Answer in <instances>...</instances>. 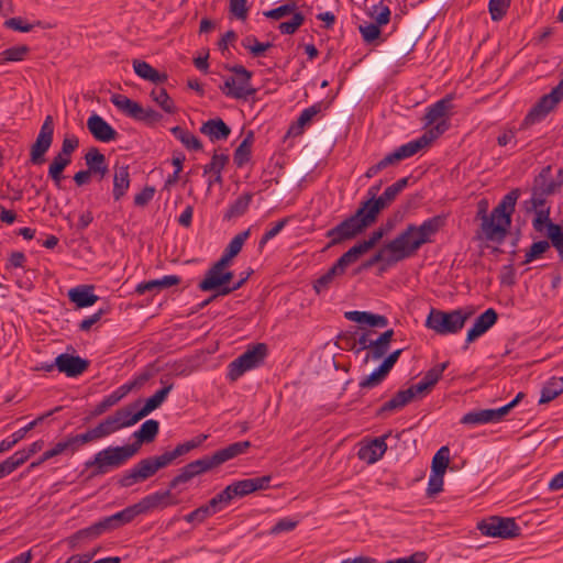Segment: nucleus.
I'll list each match as a JSON object with an SVG mask.
<instances>
[{
    "instance_id": "1",
    "label": "nucleus",
    "mask_w": 563,
    "mask_h": 563,
    "mask_svg": "<svg viewBox=\"0 0 563 563\" xmlns=\"http://www.w3.org/2000/svg\"><path fill=\"white\" fill-rule=\"evenodd\" d=\"M520 197V189L515 188L503 197L493 209L490 217L483 216L482 230L489 241L501 242L511 225V217Z\"/></svg>"
},
{
    "instance_id": "2",
    "label": "nucleus",
    "mask_w": 563,
    "mask_h": 563,
    "mask_svg": "<svg viewBox=\"0 0 563 563\" xmlns=\"http://www.w3.org/2000/svg\"><path fill=\"white\" fill-rule=\"evenodd\" d=\"M473 314L474 310L471 307L451 311L432 308L427 317L426 327L440 335L456 334Z\"/></svg>"
},
{
    "instance_id": "3",
    "label": "nucleus",
    "mask_w": 563,
    "mask_h": 563,
    "mask_svg": "<svg viewBox=\"0 0 563 563\" xmlns=\"http://www.w3.org/2000/svg\"><path fill=\"white\" fill-rule=\"evenodd\" d=\"M136 454L134 446L129 444L121 446H108L97 452L91 460L85 462L87 470L91 468V477L101 476L123 466L130 459Z\"/></svg>"
},
{
    "instance_id": "4",
    "label": "nucleus",
    "mask_w": 563,
    "mask_h": 563,
    "mask_svg": "<svg viewBox=\"0 0 563 563\" xmlns=\"http://www.w3.org/2000/svg\"><path fill=\"white\" fill-rule=\"evenodd\" d=\"M418 225L408 224L395 239L388 242V247L395 251L398 256L396 260H407L417 254L418 250L427 243H432Z\"/></svg>"
},
{
    "instance_id": "5",
    "label": "nucleus",
    "mask_w": 563,
    "mask_h": 563,
    "mask_svg": "<svg viewBox=\"0 0 563 563\" xmlns=\"http://www.w3.org/2000/svg\"><path fill=\"white\" fill-rule=\"evenodd\" d=\"M267 345L256 343L228 365L227 377L231 382L239 379L245 372L256 368L264 363L267 356Z\"/></svg>"
},
{
    "instance_id": "6",
    "label": "nucleus",
    "mask_w": 563,
    "mask_h": 563,
    "mask_svg": "<svg viewBox=\"0 0 563 563\" xmlns=\"http://www.w3.org/2000/svg\"><path fill=\"white\" fill-rule=\"evenodd\" d=\"M227 69L236 75L229 77L223 86L220 87L221 91L230 98L246 100L253 96L256 90L251 86L252 73L242 65L227 66Z\"/></svg>"
},
{
    "instance_id": "7",
    "label": "nucleus",
    "mask_w": 563,
    "mask_h": 563,
    "mask_svg": "<svg viewBox=\"0 0 563 563\" xmlns=\"http://www.w3.org/2000/svg\"><path fill=\"white\" fill-rule=\"evenodd\" d=\"M110 100L125 115L148 125L158 123L163 118L156 110L143 108L139 102L131 100L124 95L114 93L111 96Z\"/></svg>"
},
{
    "instance_id": "8",
    "label": "nucleus",
    "mask_w": 563,
    "mask_h": 563,
    "mask_svg": "<svg viewBox=\"0 0 563 563\" xmlns=\"http://www.w3.org/2000/svg\"><path fill=\"white\" fill-rule=\"evenodd\" d=\"M482 534L500 539H514L520 536L521 528L514 518L493 516L477 525Z\"/></svg>"
},
{
    "instance_id": "9",
    "label": "nucleus",
    "mask_w": 563,
    "mask_h": 563,
    "mask_svg": "<svg viewBox=\"0 0 563 563\" xmlns=\"http://www.w3.org/2000/svg\"><path fill=\"white\" fill-rule=\"evenodd\" d=\"M449 129V124L445 121L439 122L433 125L420 137L410 141L394 151L398 163L402 159L413 156L420 150L431 144L435 139L442 135Z\"/></svg>"
},
{
    "instance_id": "10",
    "label": "nucleus",
    "mask_w": 563,
    "mask_h": 563,
    "mask_svg": "<svg viewBox=\"0 0 563 563\" xmlns=\"http://www.w3.org/2000/svg\"><path fill=\"white\" fill-rule=\"evenodd\" d=\"M212 455H203L202 457L191 461L178 470V474L174 476L169 483V488L176 489L183 484L189 483L195 477L216 468Z\"/></svg>"
},
{
    "instance_id": "11",
    "label": "nucleus",
    "mask_w": 563,
    "mask_h": 563,
    "mask_svg": "<svg viewBox=\"0 0 563 563\" xmlns=\"http://www.w3.org/2000/svg\"><path fill=\"white\" fill-rule=\"evenodd\" d=\"M212 455H203L202 457L191 461L178 470V474L174 476L169 483V488L176 489L183 484L189 483L195 477L216 468Z\"/></svg>"
},
{
    "instance_id": "12",
    "label": "nucleus",
    "mask_w": 563,
    "mask_h": 563,
    "mask_svg": "<svg viewBox=\"0 0 563 563\" xmlns=\"http://www.w3.org/2000/svg\"><path fill=\"white\" fill-rule=\"evenodd\" d=\"M212 455H203L202 457L191 461L178 470V474L174 476L169 483V488L176 489L183 484L189 483L195 477L216 468Z\"/></svg>"
},
{
    "instance_id": "13",
    "label": "nucleus",
    "mask_w": 563,
    "mask_h": 563,
    "mask_svg": "<svg viewBox=\"0 0 563 563\" xmlns=\"http://www.w3.org/2000/svg\"><path fill=\"white\" fill-rule=\"evenodd\" d=\"M212 455H203L202 457L191 461L178 470V474L174 476L169 483V488L176 489L183 484L189 483L195 477L216 468Z\"/></svg>"
},
{
    "instance_id": "14",
    "label": "nucleus",
    "mask_w": 563,
    "mask_h": 563,
    "mask_svg": "<svg viewBox=\"0 0 563 563\" xmlns=\"http://www.w3.org/2000/svg\"><path fill=\"white\" fill-rule=\"evenodd\" d=\"M54 121L52 115H47L41 126L40 133L35 142L31 146L30 162L33 165H42L45 163V154L53 143Z\"/></svg>"
},
{
    "instance_id": "15",
    "label": "nucleus",
    "mask_w": 563,
    "mask_h": 563,
    "mask_svg": "<svg viewBox=\"0 0 563 563\" xmlns=\"http://www.w3.org/2000/svg\"><path fill=\"white\" fill-rule=\"evenodd\" d=\"M54 121L52 115H47L41 126L40 133L35 142L31 146L30 162L33 165H42L45 163V154L53 143Z\"/></svg>"
},
{
    "instance_id": "16",
    "label": "nucleus",
    "mask_w": 563,
    "mask_h": 563,
    "mask_svg": "<svg viewBox=\"0 0 563 563\" xmlns=\"http://www.w3.org/2000/svg\"><path fill=\"white\" fill-rule=\"evenodd\" d=\"M404 433L405 431L393 434L391 431H388L382 437L373 439L368 444L360 448L357 452L358 459L365 461L367 464L376 463L383 457L388 448L387 440L399 441Z\"/></svg>"
},
{
    "instance_id": "17",
    "label": "nucleus",
    "mask_w": 563,
    "mask_h": 563,
    "mask_svg": "<svg viewBox=\"0 0 563 563\" xmlns=\"http://www.w3.org/2000/svg\"><path fill=\"white\" fill-rule=\"evenodd\" d=\"M363 222L358 223L351 216L341 221L339 224L328 230L325 236L330 239V242L327 245V249H330L334 245H339L344 241L352 240L363 233L365 229H363Z\"/></svg>"
},
{
    "instance_id": "18",
    "label": "nucleus",
    "mask_w": 563,
    "mask_h": 563,
    "mask_svg": "<svg viewBox=\"0 0 563 563\" xmlns=\"http://www.w3.org/2000/svg\"><path fill=\"white\" fill-rule=\"evenodd\" d=\"M562 99L558 95L550 93L542 96L538 102L530 109L521 123V129H527L532 124L541 122L558 106Z\"/></svg>"
},
{
    "instance_id": "19",
    "label": "nucleus",
    "mask_w": 563,
    "mask_h": 563,
    "mask_svg": "<svg viewBox=\"0 0 563 563\" xmlns=\"http://www.w3.org/2000/svg\"><path fill=\"white\" fill-rule=\"evenodd\" d=\"M173 489L174 488L168 487L166 490H158L143 497L139 503H136L141 515L147 514L153 509H165L177 505L178 499H176L172 494Z\"/></svg>"
},
{
    "instance_id": "20",
    "label": "nucleus",
    "mask_w": 563,
    "mask_h": 563,
    "mask_svg": "<svg viewBox=\"0 0 563 563\" xmlns=\"http://www.w3.org/2000/svg\"><path fill=\"white\" fill-rule=\"evenodd\" d=\"M398 254L388 247V242L385 243L373 256L368 260L364 261L355 271L356 274H360L364 271H368L374 265L380 263L379 266V275L386 272L389 267L396 265L398 262L402 260H396Z\"/></svg>"
},
{
    "instance_id": "21",
    "label": "nucleus",
    "mask_w": 563,
    "mask_h": 563,
    "mask_svg": "<svg viewBox=\"0 0 563 563\" xmlns=\"http://www.w3.org/2000/svg\"><path fill=\"white\" fill-rule=\"evenodd\" d=\"M272 476L265 475L261 477L245 478L241 481L233 482L228 485L229 490L234 498L245 497L254 492L267 489L271 485Z\"/></svg>"
},
{
    "instance_id": "22",
    "label": "nucleus",
    "mask_w": 563,
    "mask_h": 563,
    "mask_svg": "<svg viewBox=\"0 0 563 563\" xmlns=\"http://www.w3.org/2000/svg\"><path fill=\"white\" fill-rule=\"evenodd\" d=\"M498 320V313L494 308L486 309L476 319L474 324L468 329L465 339L464 349L468 347V344L476 341L479 336L485 334Z\"/></svg>"
},
{
    "instance_id": "23",
    "label": "nucleus",
    "mask_w": 563,
    "mask_h": 563,
    "mask_svg": "<svg viewBox=\"0 0 563 563\" xmlns=\"http://www.w3.org/2000/svg\"><path fill=\"white\" fill-rule=\"evenodd\" d=\"M57 371L64 373L67 377H77L81 375L90 365V362L78 355L62 353L55 358Z\"/></svg>"
},
{
    "instance_id": "24",
    "label": "nucleus",
    "mask_w": 563,
    "mask_h": 563,
    "mask_svg": "<svg viewBox=\"0 0 563 563\" xmlns=\"http://www.w3.org/2000/svg\"><path fill=\"white\" fill-rule=\"evenodd\" d=\"M87 129L99 142H111L118 137V132L99 114H91L87 120Z\"/></svg>"
},
{
    "instance_id": "25",
    "label": "nucleus",
    "mask_w": 563,
    "mask_h": 563,
    "mask_svg": "<svg viewBox=\"0 0 563 563\" xmlns=\"http://www.w3.org/2000/svg\"><path fill=\"white\" fill-rule=\"evenodd\" d=\"M448 366L449 362L446 361L427 371L423 377L417 384L409 387V389L412 390L413 396L416 397L419 394L429 393L440 380L443 372L448 368Z\"/></svg>"
},
{
    "instance_id": "26",
    "label": "nucleus",
    "mask_w": 563,
    "mask_h": 563,
    "mask_svg": "<svg viewBox=\"0 0 563 563\" xmlns=\"http://www.w3.org/2000/svg\"><path fill=\"white\" fill-rule=\"evenodd\" d=\"M452 96H445L444 98L438 100L427 108L424 114L426 125H437L439 122L445 121L449 125L450 123L444 118L448 117L449 111L452 109Z\"/></svg>"
},
{
    "instance_id": "27",
    "label": "nucleus",
    "mask_w": 563,
    "mask_h": 563,
    "mask_svg": "<svg viewBox=\"0 0 563 563\" xmlns=\"http://www.w3.org/2000/svg\"><path fill=\"white\" fill-rule=\"evenodd\" d=\"M201 291H214L217 295L231 294L230 287H223L222 271L211 266L205 274V278L198 284Z\"/></svg>"
},
{
    "instance_id": "28",
    "label": "nucleus",
    "mask_w": 563,
    "mask_h": 563,
    "mask_svg": "<svg viewBox=\"0 0 563 563\" xmlns=\"http://www.w3.org/2000/svg\"><path fill=\"white\" fill-rule=\"evenodd\" d=\"M139 515H141L140 509L137 508V505L134 504L132 506L124 508L121 511H118L114 515L102 518L101 522L103 525V529L107 532V531L115 530L126 523H130Z\"/></svg>"
},
{
    "instance_id": "29",
    "label": "nucleus",
    "mask_w": 563,
    "mask_h": 563,
    "mask_svg": "<svg viewBox=\"0 0 563 563\" xmlns=\"http://www.w3.org/2000/svg\"><path fill=\"white\" fill-rule=\"evenodd\" d=\"M85 163L87 169L92 173L95 176H99V179H102L108 173L109 167L107 163L106 156L99 151L98 147H90L88 152L85 154Z\"/></svg>"
},
{
    "instance_id": "30",
    "label": "nucleus",
    "mask_w": 563,
    "mask_h": 563,
    "mask_svg": "<svg viewBox=\"0 0 563 563\" xmlns=\"http://www.w3.org/2000/svg\"><path fill=\"white\" fill-rule=\"evenodd\" d=\"M323 109L322 102H317L306 109H303L298 119L289 126L287 131L288 136H299L303 133L305 128L312 121V119L319 114Z\"/></svg>"
},
{
    "instance_id": "31",
    "label": "nucleus",
    "mask_w": 563,
    "mask_h": 563,
    "mask_svg": "<svg viewBox=\"0 0 563 563\" xmlns=\"http://www.w3.org/2000/svg\"><path fill=\"white\" fill-rule=\"evenodd\" d=\"M200 133L207 135L211 142H216L227 140L231 129L221 118H214L202 123Z\"/></svg>"
},
{
    "instance_id": "32",
    "label": "nucleus",
    "mask_w": 563,
    "mask_h": 563,
    "mask_svg": "<svg viewBox=\"0 0 563 563\" xmlns=\"http://www.w3.org/2000/svg\"><path fill=\"white\" fill-rule=\"evenodd\" d=\"M415 398L411 389L398 390L395 396L382 405L376 411V417H384L386 413L398 411L412 401Z\"/></svg>"
},
{
    "instance_id": "33",
    "label": "nucleus",
    "mask_w": 563,
    "mask_h": 563,
    "mask_svg": "<svg viewBox=\"0 0 563 563\" xmlns=\"http://www.w3.org/2000/svg\"><path fill=\"white\" fill-rule=\"evenodd\" d=\"M68 298L78 308L93 306L99 300V297L93 294V286L91 285H80L69 289Z\"/></svg>"
},
{
    "instance_id": "34",
    "label": "nucleus",
    "mask_w": 563,
    "mask_h": 563,
    "mask_svg": "<svg viewBox=\"0 0 563 563\" xmlns=\"http://www.w3.org/2000/svg\"><path fill=\"white\" fill-rule=\"evenodd\" d=\"M139 406V402H134L128 405L123 408L118 409L112 417L118 426V429L121 430L123 428H128L134 426L140 420L145 418L141 410L135 411V408Z\"/></svg>"
},
{
    "instance_id": "35",
    "label": "nucleus",
    "mask_w": 563,
    "mask_h": 563,
    "mask_svg": "<svg viewBox=\"0 0 563 563\" xmlns=\"http://www.w3.org/2000/svg\"><path fill=\"white\" fill-rule=\"evenodd\" d=\"M158 431L159 422L157 420H146L145 422L142 423L140 429L133 433L135 442L129 444V446H134L137 453L143 443H151L155 440L156 435L158 434Z\"/></svg>"
},
{
    "instance_id": "36",
    "label": "nucleus",
    "mask_w": 563,
    "mask_h": 563,
    "mask_svg": "<svg viewBox=\"0 0 563 563\" xmlns=\"http://www.w3.org/2000/svg\"><path fill=\"white\" fill-rule=\"evenodd\" d=\"M251 448L250 441H240L229 444L228 446L216 451L212 455V459L216 463V466H220L221 464L244 454Z\"/></svg>"
},
{
    "instance_id": "37",
    "label": "nucleus",
    "mask_w": 563,
    "mask_h": 563,
    "mask_svg": "<svg viewBox=\"0 0 563 563\" xmlns=\"http://www.w3.org/2000/svg\"><path fill=\"white\" fill-rule=\"evenodd\" d=\"M180 283V278L176 275H166L159 279H153L144 283H140L135 292L137 295H144L145 292H158L162 289L178 285Z\"/></svg>"
},
{
    "instance_id": "38",
    "label": "nucleus",
    "mask_w": 563,
    "mask_h": 563,
    "mask_svg": "<svg viewBox=\"0 0 563 563\" xmlns=\"http://www.w3.org/2000/svg\"><path fill=\"white\" fill-rule=\"evenodd\" d=\"M130 188L129 166H115L113 175L112 196L115 201L121 200Z\"/></svg>"
},
{
    "instance_id": "39",
    "label": "nucleus",
    "mask_w": 563,
    "mask_h": 563,
    "mask_svg": "<svg viewBox=\"0 0 563 563\" xmlns=\"http://www.w3.org/2000/svg\"><path fill=\"white\" fill-rule=\"evenodd\" d=\"M379 211L375 210V206L371 199H366L361 202L360 207L351 217L355 219L358 223L363 222V229H367L373 223L376 222Z\"/></svg>"
},
{
    "instance_id": "40",
    "label": "nucleus",
    "mask_w": 563,
    "mask_h": 563,
    "mask_svg": "<svg viewBox=\"0 0 563 563\" xmlns=\"http://www.w3.org/2000/svg\"><path fill=\"white\" fill-rule=\"evenodd\" d=\"M133 69L139 77L153 84H163L168 78L167 74L157 71L148 63L140 59L133 60Z\"/></svg>"
},
{
    "instance_id": "41",
    "label": "nucleus",
    "mask_w": 563,
    "mask_h": 563,
    "mask_svg": "<svg viewBox=\"0 0 563 563\" xmlns=\"http://www.w3.org/2000/svg\"><path fill=\"white\" fill-rule=\"evenodd\" d=\"M161 383L164 385L163 388H161L153 396L147 398L144 406L140 409L141 412H143L144 417L148 416L152 411L159 408L174 387L173 383H168L163 379H161Z\"/></svg>"
},
{
    "instance_id": "42",
    "label": "nucleus",
    "mask_w": 563,
    "mask_h": 563,
    "mask_svg": "<svg viewBox=\"0 0 563 563\" xmlns=\"http://www.w3.org/2000/svg\"><path fill=\"white\" fill-rule=\"evenodd\" d=\"M253 199L252 192H245L238 197L223 214L224 220H231L242 217L249 209Z\"/></svg>"
},
{
    "instance_id": "43",
    "label": "nucleus",
    "mask_w": 563,
    "mask_h": 563,
    "mask_svg": "<svg viewBox=\"0 0 563 563\" xmlns=\"http://www.w3.org/2000/svg\"><path fill=\"white\" fill-rule=\"evenodd\" d=\"M106 530L103 529V525L100 519L99 521L92 523L91 526L80 529L76 533H74L69 538V543L71 544V547H77L81 541L97 539Z\"/></svg>"
},
{
    "instance_id": "44",
    "label": "nucleus",
    "mask_w": 563,
    "mask_h": 563,
    "mask_svg": "<svg viewBox=\"0 0 563 563\" xmlns=\"http://www.w3.org/2000/svg\"><path fill=\"white\" fill-rule=\"evenodd\" d=\"M70 163L71 157L64 156L60 152L53 157V161L48 166V177L54 181L55 186H60V181L64 178L63 172Z\"/></svg>"
},
{
    "instance_id": "45",
    "label": "nucleus",
    "mask_w": 563,
    "mask_h": 563,
    "mask_svg": "<svg viewBox=\"0 0 563 563\" xmlns=\"http://www.w3.org/2000/svg\"><path fill=\"white\" fill-rule=\"evenodd\" d=\"M60 454H69V455L75 454V451L73 449V445L70 443L68 435L65 439H63L62 441L57 442L52 449L45 451L37 462H33L31 464V467H35V466L44 463L45 461H48V460H51L57 455H60Z\"/></svg>"
},
{
    "instance_id": "46",
    "label": "nucleus",
    "mask_w": 563,
    "mask_h": 563,
    "mask_svg": "<svg viewBox=\"0 0 563 563\" xmlns=\"http://www.w3.org/2000/svg\"><path fill=\"white\" fill-rule=\"evenodd\" d=\"M173 135L181 142V144L190 151H201V141L192 134L190 131L183 129L181 126H174L170 129Z\"/></svg>"
},
{
    "instance_id": "47",
    "label": "nucleus",
    "mask_w": 563,
    "mask_h": 563,
    "mask_svg": "<svg viewBox=\"0 0 563 563\" xmlns=\"http://www.w3.org/2000/svg\"><path fill=\"white\" fill-rule=\"evenodd\" d=\"M553 192V185H549L547 189H533L532 196L525 201V208L528 212L539 209L550 208L547 206V196Z\"/></svg>"
},
{
    "instance_id": "48",
    "label": "nucleus",
    "mask_w": 563,
    "mask_h": 563,
    "mask_svg": "<svg viewBox=\"0 0 563 563\" xmlns=\"http://www.w3.org/2000/svg\"><path fill=\"white\" fill-rule=\"evenodd\" d=\"M489 422H495L493 417V409H481L470 411L465 413L461 419V423L467 426H478Z\"/></svg>"
},
{
    "instance_id": "49",
    "label": "nucleus",
    "mask_w": 563,
    "mask_h": 563,
    "mask_svg": "<svg viewBox=\"0 0 563 563\" xmlns=\"http://www.w3.org/2000/svg\"><path fill=\"white\" fill-rule=\"evenodd\" d=\"M367 253V251L363 247V245L358 242L353 245L350 250L343 253L338 261L335 262L336 266L345 273V269L349 265L354 264L363 254Z\"/></svg>"
},
{
    "instance_id": "50",
    "label": "nucleus",
    "mask_w": 563,
    "mask_h": 563,
    "mask_svg": "<svg viewBox=\"0 0 563 563\" xmlns=\"http://www.w3.org/2000/svg\"><path fill=\"white\" fill-rule=\"evenodd\" d=\"M367 253V251L363 247V245L358 242L353 245L350 250L343 253L338 261L335 262L336 266L345 273V269L349 265L354 264L363 254Z\"/></svg>"
},
{
    "instance_id": "51",
    "label": "nucleus",
    "mask_w": 563,
    "mask_h": 563,
    "mask_svg": "<svg viewBox=\"0 0 563 563\" xmlns=\"http://www.w3.org/2000/svg\"><path fill=\"white\" fill-rule=\"evenodd\" d=\"M254 141V133L249 131L245 139L241 142V144L236 147L234 152V163L236 166L241 167L246 162H249L251 157V146Z\"/></svg>"
},
{
    "instance_id": "52",
    "label": "nucleus",
    "mask_w": 563,
    "mask_h": 563,
    "mask_svg": "<svg viewBox=\"0 0 563 563\" xmlns=\"http://www.w3.org/2000/svg\"><path fill=\"white\" fill-rule=\"evenodd\" d=\"M342 271L334 263L323 275H321L313 283V289L317 294L325 291L329 289L330 285L333 283L335 277L342 276Z\"/></svg>"
},
{
    "instance_id": "53",
    "label": "nucleus",
    "mask_w": 563,
    "mask_h": 563,
    "mask_svg": "<svg viewBox=\"0 0 563 563\" xmlns=\"http://www.w3.org/2000/svg\"><path fill=\"white\" fill-rule=\"evenodd\" d=\"M547 236L549 239L550 246L552 245L556 249L560 260L563 261V225L549 223Z\"/></svg>"
},
{
    "instance_id": "54",
    "label": "nucleus",
    "mask_w": 563,
    "mask_h": 563,
    "mask_svg": "<svg viewBox=\"0 0 563 563\" xmlns=\"http://www.w3.org/2000/svg\"><path fill=\"white\" fill-rule=\"evenodd\" d=\"M563 393V385L555 377L551 378L541 389L539 404H548Z\"/></svg>"
},
{
    "instance_id": "55",
    "label": "nucleus",
    "mask_w": 563,
    "mask_h": 563,
    "mask_svg": "<svg viewBox=\"0 0 563 563\" xmlns=\"http://www.w3.org/2000/svg\"><path fill=\"white\" fill-rule=\"evenodd\" d=\"M389 372L380 364L372 374L364 377L358 386L361 389H372L380 385Z\"/></svg>"
},
{
    "instance_id": "56",
    "label": "nucleus",
    "mask_w": 563,
    "mask_h": 563,
    "mask_svg": "<svg viewBox=\"0 0 563 563\" xmlns=\"http://www.w3.org/2000/svg\"><path fill=\"white\" fill-rule=\"evenodd\" d=\"M450 463V449L441 446L434 454L431 464V473L444 475Z\"/></svg>"
},
{
    "instance_id": "57",
    "label": "nucleus",
    "mask_w": 563,
    "mask_h": 563,
    "mask_svg": "<svg viewBox=\"0 0 563 563\" xmlns=\"http://www.w3.org/2000/svg\"><path fill=\"white\" fill-rule=\"evenodd\" d=\"M151 98L155 101L165 112L174 113L176 111V107L166 89L164 88H155L151 91Z\"/></svg>"
},
{
    "instance_id": "58",
    "label": "nucleus",
    "mask_w": 563,
    "mask_h": 563,
    "mask_svg": "<svg viewBox=\"0 0 563 563\" xmlns=\"http://www.w3.org/2000/svg\"><path fill=\"white\" fill-rule=\"evenodd\" d=\"M445 218L442 216H434L424 220L419 227V229L427 234L430 239L434 240L437 233L444 227Z\"/></svg>"
},
{
    "instance_id": "59",
    "label": "nucleus",
    "mask_w": 563,
    "mask_h": 563,
    "mask_svg": "<svg viewBox=\"0 0 563 563\" xmlns=\"http://www.w3.org/2000/svg\"><path fill=\"white\" fill-rule=\"evenodd\" d=\"M232 500L233 497L229 490V487L227 486L223 490L212 497L207 504L214 515L224 509Z\"/></svg>"
},
{
    "instance_id": "60",
    "label": "nucleus",
    "mask_w": 563,
    "mask_h": 563,
    "mask_svg": "<svg viewBox=\"0 0 563 563\" xmlns=\"http://www.w3.org/2000/svg\"><path fill=\"white\" fill-rule=\"evenodd\" d=\"M242 46L247 49L254 57H260L273 46L272 43H261L254 35H249L242 41Z\"/></svg>"
},
{
    "instance_id": "61",
    "label": "nucleus",
    "mask_w": 563,
    "mask_h": 563,
    "mask_svg": "<svg viewBox=\"0 0 563 563\" xmlns=\"http://www.w3.org/2000/svg\"><path fill=\"white\" fill-rule=\"evenodd\" d=\"M356 331H345L338 335L336 346L343 351H352L357 354Z\"/></svg>"
},
{
    "instance_id": "62",
    "label": "nucleus",
    "mask_w": 563,
    "mask_h": 563,
    "mask_svg": "<svg viewBox=\"0 0 563 563\" xmlns=\"http://www.w3.org/2000/svg\"><path fill=\"white\" fill-rule=\"evenodd\" d=\"M550 249V243L547 240H541L531 244L525 254L522 264H529L534 260L541 257Z\"/></svg>"
},
{
    "instance_id": "63",
    "label": "nucleus",
    "mask_w": 563,
    "mask_h": 563,
    "mask_svg": "<svg viewBox=\"0 0 563 563\" xmlns=\"http://www.w3.org/2000/svg\"><path fill=\"white\" fill-rule=\"evenodd\" d=\"M29 52V46L18 45L2 51L0 56L3 62H20L25 58Z\"/></svg>"
},
{
    "instance_id": "64",
    "label": "nucleus",
    "mask_w": 563,
    "mask_h": 563,
    "mask_svg": "<svg viewBox=\"0 0 563 563\" xmlns=\"http://www.w3.org/2000/svg\"><path fill=\"white\" fill-rule=\"evenodd\" d=\"M93 429L99 440L119 431L112 415L100 421Z\"/></svg>"
}]
</instances>
